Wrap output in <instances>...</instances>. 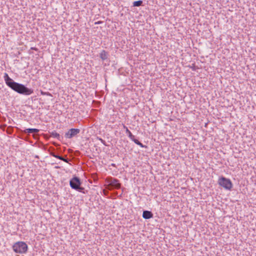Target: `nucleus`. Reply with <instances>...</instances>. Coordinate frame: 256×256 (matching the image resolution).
I'll return each mask as SVG.
<instances>
[{
	"label": "nucleus",
	"mask_w": 256,
	"mask_h": 256,
	"mask_svg": "<svg viewBox=\"0 0 256 256\" xmlns=\"http://www.w3.org/2000/svg\"><path fill=\"white\" fill-rule=\"evenodd\" d=\"M4 80L6 84L12 90L20 94L30 95L33 93V90L26 88L24 85L14 82L6 73L4 74Z\"/></svg>",
	"instance_id": "f257e3e1"
},
{
	"label": "nucleus",
	"mask_w": 256,
	"mask_h": 256,
	"mask_svg": "<svg viewBox=\"0 0 256 256\" xmlns=\"http://www.w3.org/2000/svg\"><path fill=\"white\" fill-rule=\"evenodd\" d=\"M12 250L17 254H26L28 251V246L25 242L19 241L14 244Z\"/></svg>",
	"instance_id": "f03ea898"
},
{
	"label": "nucleus",
	"mask_w": 256,
	"mask_h": 256,
	"mask_svg": "<svg viewBox=\"0 0 256 256\" xmlns=\"http://www.w3.org/2000/svg\"><path fill=\"white\" fill-rule=\"evenodd\" d=\"M218 184L226 190H230L232 188V183L230 180L224 176H220L218 178Z\"/></svg>",
	"instance_id": "7ed1b4c3"
},
{
	"label": "nucleus",
	"mask_w": 256,
	"mask_h": 256,
	"mask_svg": "<svg viewBox=\"0 0 256 256\" xmlns=\"http://www.w3.org/2000/svg\"><path fill=\"white\" fill-rule=\"evenodd\" d=\"M80 182L78 178H74L70 181V186L72 188L75 190L82 189L80 188Z\"/></svg>",
	"instance_id": "20e7f679"
},
{
	"label": "nucleus",
	"mask_w": 256,
	"mask_h": 256,
	"mask_svg": "<svg viewBox=\"0 0 256 256\" xmlns=\"http://www.w3.org/2000/svg\"><path fill=\"white\" fill-rule=\"evenodd\" d=\"M80 132V130L72 128L66 134V136L68 138H70L76 135Z\"/></svg>",
	"instance_id": "39448f33"
},
{
	"label": "nucleus",
	"mask_w": 256,
	"mask_h": 256,
	"mask_svg": "<svg viewBox=\"0 0 256 256\" xmlns=\"http://www.w3.org/2000/svg\"><path fill=\"white\" fill-rule=\"evenodd\" d=\"M109 186L112 187H114L116 188H119L120 186V184L118 182V180L116 179H112L110 180L108 182Z\"/></svg>",
	"instance_id": "423d86ee"
},
{
	"label": "nucleus",
	"mask_w": 256,
	"mask_h": 256,
	"mask_svg": "<svg viewBox=\"0 0 256 256\" xmlns=\"http://www.w3.org/2000/svg\"><path fill=\"white\" fill-rule=\"evenodd\" d=\"M153 214L151 212L145 210L142 213V217L145 219H149L152 218Z\"/></svg>",
	"instance_id": "0eeeda50"
},
{
	"label": "nucleus",
	"mask_w": 256,
	"mask_h": 256,
	"mask_svg": "<svg viewBox=\"0 0 256 256\" xmlns=\"http://www.w3.org/2000/svg\"><path fill=\"white\" fill-rule=\"evenodd\" d=\"M123 128L126 130V132L128 134V137L130 138V140L132 138H133V137H134V136L129 130L128 128L124 124H123Z\"/></svg>",
	"instance_id": "6e6552de"
},
{
	"label": "nucleus",
	"mask_w": 256,
	"mask_h": 256,
	"mask_svg": "<svg viewBox=\"0 0 256 256\" xmlns=\"http://www.w3.org/2000/svg\"><path fill=\"white\" fill-rule=\"evenodd\" d=\"M100 58L102 60H105L107 58L108 56L107 53L105 50H102L101 52L100 53Z\"/></svg>",
	"instance_id": "1a4fd4ad"
},
{
	"label": "nucleus",
	"mask_w": 256,
	"mask_h": 256,
	"mask_svg": "<svg viewBox=\"0 0 256 256\" xmlns=\"http://www.w3.org/2000/svg\"><path fill=\"white\" fill-rule=\"evenodd\" d=\"M26 132L28 133H36L39 132V130L36 128H28L26 130Z\"/></svg>",
	"instance_id": "9d476101"
},
{
	"label": "nucleus",
	"mask_w": 256,
	"mask_h": 256,
	"mask_svg": "<svg viewBox=\"0 0 256 256\" xmlns=\"http://www.w3.org/2000/svg\"><path fill=\"white\" fill-rule=\"evenodd\" d=\"M136 144L138 145L141 148H144V146L143 145L142 143H141L140 142H139L138 140H136L134 138V136L133 137V138L131 139Z\"/></svg>",
	"instance_id": "9b49d317"
},
{
	"label": "nucleus",
	"mask_w": 256,
	"mask_h": 256,
	"mask_svg": "<svg viewBox=\"0 0 256 256\" xmlns=\"http://www.w3.org/2000/svg\"><path fill=\"white\" fill-rule=\"evenodd\" d=\"M142 0L135 1L133 2V6H139L142 5Z\"/></svg>",
	"instance_id": "f8f14e48"
},
{
	"label": "nucleus",
	"mask_w": 256,
	"mask_h": 256,
	"mask_svg": "<svg viewBox=\"0 0 256 256\" xmlns=\"http://www.w3.org/2000/svg\"><path fill=\"white\" fill-rule=\"evenodd\" d=\"M51 136H52V137H54V138H57L58 139H59L60 138V135L55 131L52 132L51 133Z\"/></svg>",
	"instance_id": "ddd939ff"
},
{
	"label": "nucleus",
	"mask_w": 256,
	"mask_h": 256,
	"mask_svg": "<svg viewBox=\"0 0 256 256\" xmlns=\"http://www.w3.org/2000/svg\"><path fill=\"white\" fill-rule=\"evenodd\" d=\"M54 156L55 158H56L60 159V160H64V162H68V160H67L66 159H65V158H63L62 157L60 156L54 155Z\"/></svg>",
	"instance_id": "4468645a"
},
{
	"label": "nucleus",
	"mask_w": 256,
	"mask_h": 256,
	"mask_svg": "<svg viewBox=\"0 0 256 256\" xmlns=\"http://www.w3.org/2000/svg\"><path fill=\"white\" fill-rule=\"evenodd\" d=\"M40 93L42 95H46V96H51V94L48 92H44L43 91H41Z\"/></svg>",
	"instance_id": "2eb2a0df"
},
{
	"label": "nucleus",
	"mask_w": 256,
	"mask_h": 256,
	"mask_svg": "<svg viewBox=\"0 0 256 256\" xmlns=\"http://www.w3.org/2000/svg\"><path fill=\"white\" fill-rule=\"evenodd\" d=\"M31 49L35 50H37V48H32Z\"/></svg>",
	"instance_id": "dca6fc26"
},
{
	"label": "nucleus",
	"mask_w": 256,
	"mask_h": 256,
	"mask_svg": "<svg viewBox=\"0 0 256 256\" xmlns=\"http://www.w3.org/2000/svg\"><path fill=\"white\" fill-rule=\"evenodd\" d=\"M100 23H102V22L99 21V22H96L95 24H100Z\"/></svg>",
	"instance_id": "f3484780"
}]
</instances>
